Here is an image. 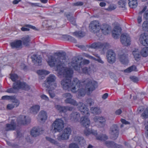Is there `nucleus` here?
Here are the masks:
<instances>
[{
  "label": "nucleus",
  "instance_id": "1",
  "mask_svg": "<svg viewBox=\"0 0 148 148\" xmlns=\"http://www.w3.org/2000/svg\"><path fill=\"white\" fill-rule=\"evenodd\" d=\"M66 55L65 52L55 53L54 56L49 57L48 63L50 66H56L57 71L60 74H63L65 78L71 79L73 73V70L64 67L67 62Z\"/></svg>",
  "mask_w": 148,
  "mask_h": 148
},
{
  "label": "nucleus",
  "instance_id": "2",
  "mask_svg": "<svg viewBox=\"0 0 148 148\" xmlns=\"http://www.w3.org/2000/svg\"><path fill=\"white\" fill-rule=\"evenodd\" d=\"M20 89L28 90L30 89V87L25 83L17 81L13 84V87L7 89L6 92L10 93H15Z\"/></svg>",
  "mask_w": 148,
  "mask_h": 148
},
{
  "label": "nucleus",
  "instance_id": "3",
  "mask_svg": "<svg viewBox=\"0 0 148 148\" xmlns=\"http://www.w3.org/2000/svg\"><path fill=\"white\" fill-rule=\"evenodd\" d=\"M56 79L55 75L52 74L49 75L42 84V86L47 89H54L57 86L56 84L55 83Z\"/></svg>",
  "mask_w": 148,
  "mask_h": 148
},
{
  "label": "nucleus",
  "instance_id": "4",
  "mask_svg": "<svg viewBox=\"0 0 148 148\" xmlns=\"http://www.w3.org/2000/svg\"><path fill=\"white\" fill-rule=\"evenodd\" d=\"M84 82L85 85L86 92L88 95L90 94L97 86V83L89 78L86 79Z\"/></svg>",
  "mask_w": 148,
  "mask_h": 148
},
{
  "label": "nucleus",
  "instance_id": "5",
  "mask_svg": "<svg viewBox=\"0 0 148 148\" xmlns=\"http://www.w3.org/2000/svg\"><path fill=\"white\" fill-rule=\"evenodd\" d=\"M64 127L63 121L60 119H57L52 124L51 130L52 132H60L62 130Z\"/></svg>",
  "mask_w": 148,
  "mask_h": 148
},
{
  "label": "nucleus",
  "instance_id": "6",
  "mask_svg": "<svg viewBox=\"0 0 148 148\" xmlns=\"http://www.w3.org/2000/svg\"><path fill=\"white\" fill-rule=\"evenodd\" d=\"M89 61L87 60H82L81 59L77 57H74L72 58L71 62L69 63V66H83L84 65L88 64Z\"/></svg>",
  "mask_w": 148,
  "mask_h": 148
},
{
  "label": "nucleus",
  "instance_id": "7",
  "mask_svg": "<svg viewBox=\"0 0 148 148\" xmlns=\"http://www.w3.org/2000/svg\"><path fill=\"white\" fill-rule=\"evenodd\" d=\"M76 71L80 73H83L89 75L93 71V67L91 66L88 67L80 66L74 65V66H70Z\"/></svg>",
  "mask_w": 148,
  "mask_h": 148
},
{
  "label": "nucleus",
  "instance_id": "8",
  "mask_svg": "<svg viewBox=\"0 0 148 148\" xmlns=\"http://www.w3.org/2000/svg\"><path fill=\"white\" fill-rule=\"evenodd\" d=\"M81 82L77 78H74L72 82V84L70 90L73 93H76L80 87Z\"/></svg>",
  "mask_w": 148,
  "mask_h": 148
},
{
  "label": "nucleus",
  "instance_id": "9",
  "mask_svg": "<svg viewBox=\"0 0 148 148\" xmlns=\"http://www.w3.org/2000/svg\"><path fill=\"white\" fill-rule=\"evenodd\" d=\"M76 106H77L78 110L80 111L83 115H85L86 116H89L90 115V114L88 109L83 103L79 102L77 103Z\"/></svg>",
  "mask_w": 148,
  "mask_h": 148
},
{
  "label": "nucleus",
  "instance_id": "10",
  "mask_svg": "<svg viewBox=\"0 0 148 148\" xmlns=\"http://www.w3.org/2000/svg\"><path fill=\"white\" fill-rule=\"evenodd\" d=\"M72 82L70 78H64L61 82V84L62 88L64 90H70Z\"/></svg>",
  "mask_w": 148,
  "mask_h": 148
},
{
  "label": "nucleus",
  "instance_id": "11",
  "mask_svg": "<svg viewBox=\"0 0 148 148\" xmlns=\"http://www.w3.org/2000/svg\"><path fill=\"white\" fill-rule=\"evenodd\" d=\"M100 24L97 21H91L89 25V28L90 32L95 33L98 32L100 29Z\"/></svg>",
  "mask_w": 148,
  "mask_h": 148
},
{
  "label": "nucleus",
  "instance_id": "12",
  "mask_svg": "<svg viewBox=\"0 0 148 148\" xmlns=\"http://www.w3.org/2000/svg\"><path fill=\"white\" fill-rule=\"evenodd\" d=\"M120 40L122 44L124 46H127L130 44V38L127 33L123 34L121 35Z\"/></svg>",
  "mask_w": 148,
  "mask_h": 148
},
{
  "label": "nucleus",
  "instance_id": "13",
  "mask_svg": "<svg viewBox=\"0 0 148 148\" xmlns=\"http://www.w3.org/2000/svg\"><path fill=\"white\" fill-rule=\"evenodd\" d=\"M119 132V128L116 125L114 124L111 127L110 133L114 138H116L118 137Z\"/></svg>",
  "mask_w": 148,
  "mask_h": 148
},
{
  "label": "nucleus",
  "instance_id": "14",
  "mask_svg": "<svg viewBox=\"0 0 148 148\" xmlns=\"http://www.w3.org/2000/svg\"><path fill=\"white\" fill-rule=\"evenodd\" d=\"M106 57L108 62L110 63H113L116 60V54L112 50H109L106 53Z\"/></svg>",
  "mask_w": 148,
  "mask_h": 148
},
{
  "label": "nucleus",
  "instance_id": "15",
  "mask_svg": "<svg viewBox=\"0 0 148 148\" xmlns=\"http://www.w3.org/2000/svg\"><path fill=\"white\" fill-rule=\"evenodd\" d=\"M93 120L99 127H103L105 125L106 119L102 117L96 116L93 118Z\"/></svg>",
  "mask_w": 148,
  "mask_h": 148
},
{
  "label": "nucleus",
  "instance_id": "16",
  "mask_svg": "<svg viewBox=\"0 0 148 148\" xmlns=\"http://www.w3.org/2000/svg\"><path fill=\"white\" fill-rule=\"evenodd\" d=\"M139 40L140 43L143 45L147 46L148 45V34L145 33L141 34Z\"/></svg>",
  "mask_w": 148,
  "mask_h": 148
},
{
  "label": "nucleus",
  "instance_id": "17",
  "mask_svg": "<svg viewBox=\"0 0 148 148\" xmlns=\"http://www.w3.org/2000/svg\"><path fill=\"white\" fill-rule=\"evenodd\" d=\"M30 119L27 118L25 116H20L17 119L18 123L19 125L25 124L29 123L30 122Z\"/></svg>",
  "mask_w": 148,
  "mask_h": 148
},
{
  "label": "nucleus",
  "instance_id": "18",
  "mask_svg": "<svg viewBox=\"0 0 148 148\" xmlns=\"http://www.w3.org/2000/svg\"><path fill=\"white\" fill-rule=\"evenodd\" d=\"M127 54V51L124 49L120 51L118 54L119 57L121 61L124 63L126 61Z\"/></svg>",
  "mask_w": 148,
  "mask_h": 148
},
{
  "label": "nucleus",
  "instance_id": "19",
  "mask_svg": "<svg viewBox=\"0 0 148 148\" xmlns=\"http://www.w3.org/2000/svg\"><path fill=\"white\" fill-rule=\"evenodd\" d=\"M121 31V27L119 26H116L113 29L112 32V37L115 39H117L120 35Z\"/></svg>",
  "mask_w": 148,
  "mask_h": 148
},
{
  "label": "nucleus",
  "instance_id": "20",
  "mask_svg": "<svg viewBox=\"0 0 148 148\" xmlns=\"http://www.w3.org/2000/svg\"><path fill=\"white\" fill-rule=\"evenodd\" d=\"M80 123L83 127L87 128L90 125V119L86 116H84L80 119Z\"/></svg>",
  "mask_w": 148,
  "mask_h": 148
},
{
  "label": "nucleus",
  "instance_id": "21",
  "mask_svg": "<svg viewBox=\"0 0 148 148\" xmlns=\"http://www.w3.org/2000/svg\"><path fill=\"white\" fill-rule=\"evenodd\" d=\"M100 28L103 34L105 35L108 34L111 31L110 27L108 25L105 24H103Z\"/></svg>",
  "mask_w": 148,
  "mask_h": 148
},
{
  "label": "nucleus",
  "instance_id": "22",
  "mask_svg": "<svg viewBox=\"0 0 148 148\" xmlns=\"http://www.w3.org/2000/svg\"><path fill=\"white\" fill-rule=\"evenodd\" d=\"M10 45L12 48H15L18 49L22 47V41L20 40H16L11 42Z\"/></svg>",
  "mask_w": 148,
  "mask_h": 148
},
{
  "label": "nucleus",
  "instance_id": "23",
  "mask_svg": "<svg viewBox=\"0 0 148 148\" xmlns=\"http://www.w3.org/2000/svg\"><path fill=\"white\" fill-rule=\"evenodd\" d=\"M70 119L74 122H77L79 119L80 117L79 113L77 112H73L70 115Z\"/></svg>",
  "mask_w": 148,
  "mask_h": 148
},
{
  "label": "nucleus",
  "instance_id": "24",
  "mask_svg": "<svg viewBox=\"0 0 148 148\" xmlns=\"http://www.w3.org/2000/svg\"><path fill=\"white\" fill-rule=\"evenodd\" d=\"M69 136L62 132V134H60L57 136V139L60 141L66 140L69 138Z\"/></svg>",
  "mask_w": 148,
  "mask_h": 148
},
{
  "label": "nucleus",
  "instance_id": "25",
  "mask_svg": "<svg viewBox=\"0 0 148 148\" xmlns=\"http://www.w3.org/2000/svg\"><path fill=\"white\" fill-rule=\"evenodd\" d=\"M16 124L13 121H12L10 124H7L6 125L5 130L7 131L14 130L16 128Z\"/></svg>",
  "mask_w": 148,
  "mask_h": 148
},
{
  "label": "nucleus",
  "instance_id": "26",
  "mask_svg": "<svg viewBox=\"0 0 148 148\" xmlns=\"http://www.w3.org/2000/svg\"><path fill=\"white\" fill-rule=\"evenodd\" d=\"M30 39L29 36H27L22 38V42L25 46H28L30 43Z\"/></svg>",
  "mask_w": 148,
  "mask_h": 148
},
{
  "label": "nucleus",
  "instance_id": "27",
  "mask_svg": "<svg viewBox=\"0 0 148 148\" xmlns=\"http://www.w3.org/2000/svg\"><path fill=\"white\" fill-rule=\"evenodd\" d=\"M132 54L136 61H138L140 60L141 55L138 49H135L132 52Z\"/></svg>",
  "mask_w": 148,
  "mask_h": 148
},
{
  "label": "nucleus",
  "instance_id": "28",
  "mask_svg": "<svg viewBox=\"0 0 148 148\" xmlns=\"http://www.w3.org/2000/svg\"><path fill=\"white\" fill-rule=\"evenodd\" d=\"M76 142L79 143L80 145L83 146L85 143V141L82 137L76 136L74 138Z\"/></svg>",
  "mask_w": 148,
  "mask_h": 148
},
{
  "label": "nucleus",
  "instance_id": "29",
  "mask_svg": "<svg viewBox=\"0 0 148 148\" xmlns=\"http://www.w3.org/2000/svg\"><path fill=\"white\" fill-rule=\"evenodd\" d=\"M84 133L86 136L89 135L91 134H92L95 136L97 135V132L96 130L87 129V128L84 130Z\"/></svg>",
  "mask_w": 148,
  "mask_h": 148
},
{
  "label": "nucleus",
  "instance_id": "30",
  "mask_svg": "<svg viewBox=\"0 0 148 148\" xmlns=\"http://www.w3.org/2000/svg\"><path fill=\"white\" fill-rule=\"evenodd\" d=\"M38 119L41 121H43L47 119V115L46 112L44 111H40L38 114Z\"/></svg>",
  "mask_w": 148,
  "mask_h": 148
},
{
  "label": "nucleus",
  "instance_id": "31",
  "mask_svg": "<svg viewBox=\"0 0 148 148\" xmlns=\"http://www.w3.org/2000/svg\"><path fill=\"white\" fill-rule=\"evenodd\" d=\"M71 14L69 12L65 14L68 20L71 22V23L73 25H75V18L73 16H71Z\"/></svg>",
  "mask_w": 148,
  "mask_h": 148
},
{
  "label": "nucleus",
  "instance_id": "32",
  "mask_svg": "<svg viewBox=\"0 0 148 148\" xmlns=\"http://www.w3.org/2000/svg\"><path fill=\"white\" fill-rule=\"evenodd\" d=\"M40 108V106L38 105L33 106L30 108V112L34 114H36L38 112Z\"/></svg>",
  "mask_w": 148,
  "mask_h": 148
},
{
  "label": "nucleus",
  "instance_id": "33",
  "mask_svg": "<svg viewBox=\"0 0 148 148\" xmlns=\"http://www.w3.org/2000/svg\"><path fill=\"white\" fill-rule=\"evenodd\" d=\"M32 60L35 63L39 64L41 62V59L40 57L36 55H34L32 56Z\"/></svg>",
  "mask_w": 148,
  "mask_h": 148
},
{
  "label": "nucleus",
  "instance_id": "34",
  "mask_svg": "<svg viewBox=\"0 0 148 148\" xmlns=\"http://www.w3.org/2000/svg\"><path fill=\"white\" fill-rule=\"evenodd\" d=\"M128 1L129 6L131 8H134L137 7V2L136 0H128Z\"/></svg>",
  "mask_w": 148,
  "mask_h": 148
},
{
  "label": "nucleus",
  "instance_id": "35",
  "mask_svg": "<svg viewBox=\"0 0 148 148\" xmlns=\"http://www.w3.org/2000/svg\"><path fill=\"white\" fill-rule=\"evenodd\" d=\"M56 109L60 112H66V106H64L60 105H56L55 106Z\"/></svg>",
  "mask_w": 148,
  "mask_h": 148
},
{
  "label": "nucleus",
  "instance_id": "36",
  "mask_svg": "<svg viewBox=\"0 0 148 148\" xmlns=\"http://www.w3.org/2000/svg\"><path fill=\"white\" fill-rule=\"evenodd\" d=\"M65 103H70L74 106H76L77 105V102L74 99L71 98L70 99H66L64 100Z\"/></svg>",
  "mask_w": 148,
  "mask_h": 148
},
{
  "label": "nucleus",
  "instance_id": "37",
  "mask_svg": "<svg viewBox=\"0 0 148 148\" xmlns=\"http://www.w3.org/2000/svg\"><path fill=\"white\" fill-rule=\"evenodd\" d=\"M90 110L91 112L96 114L101 113V110L99 108L97 107H92L90 108Z\"/></svg>",
  "mask_w": 148,
  "mask_h": 148
},
{
  "label": "nucleus",
  "instance_id": "38",
  "mask_svg": "<svg viewBox=\"0 0 148 148\" xmlns=\"http://www.w3.org/2000/svg\"><path fill=\"white\" fill-rule=\"evenodd\" d=\"M31 135L34 137H36L39 134V131L37 128L34 127L31 130Z\"/></svg>",
  "mask_w": 148,
  "mask_h": 148
},
{
  "label": "nucleus",
  "instance_id": "39",
  "mask_svg": "<svg viewBox=\"0 0 148 148\" xmlns=\"http://www.w3.org/2000/svg\"><path fill=\"white\" fill-rule=\"evenodd\" d=\"M37 73L39 75H42L41 78L42 79H43L45 75L49 74V72L48 71L45 70H40L38 71H37Z\"/></svg>",
  "mask_w": 148,
  "mask_h": 148
},
{
  "label": "nucleus",
  "instance_id": "40",
  "mask_svg": "<svg viewBox=\"0 0 148 148\" xmlns=\"http://www.w3.org/2000/svg\"><path fill=\"white\" fill-rule=\"evenodd\" d=\"M138 70L135 65H132L124 70L126 73H130L133 71H137Z\"/></svg>",
  "mask_w": 148,
  "mask_h": 148
},
{
  "label": "nucleus",
  "instance_id": "41",
  "mask_svg": "<svg viewBox=\"0 0 148 148\" xmlns=\"http://www.w3.org/2000/svg\"><path fill=\"white\" fill-rule=\"evenodd\" d=\"M73 35L78 38L82 37L85 35V33L82 31H79L74 32Z\"/></svg>",
  "mask_w": 148,
  "mask_h": 148
},
{
  "label": "nucleus",
  "instance_id": "42",
  "mask_svg": "<svg viewBox=\"0 0 148 148\" xmlns=\"http://www.w3.org/2000/svg\"><path fill=\"white\" fill-rule=\"evenodd\" d=\"M86 92V89H84L81 86H80V88L77 91L78 95L82 97L85 95Z\"/></svg>",
  "mask_w": 148,
  "mask_h": 148
},
{
  "label": "nucleus",
  "instance_id": "43",
  "mask_svg": "<svg viewBox=\"0 0 148 148\" xmlns=\"http://www.w3.org/2000/svg\"><path fill=\"white\" fill-rule=\"evenodd\" d=\"M140 53L144 57L148 55V47H145L143 48L141 51Z\"/></svg>",
  "mask_w": 148,
  "mask_h": 148
},
{
  "label": "nucleus",
  "instance_id": "44",
  "mask_svg": "<svg viewBox=\"0 0 148 148\" xmlns=\"http://www.w3.org/2000/svg\"><path fill=\"white\" fill-rule=\"evenodd\" d=\"M101 42H94L92 44L89 45V47L94 49L100 48L101 47Z\"/></svg>",
  "mask_w": 148,
  "mask_h": 148
},
{
  "label": "nucleus",
  "instance_id": "45",
  "mask_svg": "<svg viewBox=\"0 0 148 148\" xmlns=\"http://www.w3.org/2000/svg\"><path fill=\"white\" fill-rule=\"evenodd\" d=\"M64 38L66 40L69 41L74 43H76V40L73 37L69 35H65Z\"/></svg>",
  "mask_w": 148,
  "mask_h": 148
},
{
  "label": "nucleus",
  "instance_id": "46",
  "mask_svg": "<svg viewBox=\"0 0 148 148\" xmlns=\"http://www.w3.org/2000/svg\"><path fill=\"white\" fill-rule=\"evenodd\" d=\"M108 138V137L105 134H100L96 136L97 139L99 140H105Z\"/></svg>",
  "mask_w": 148,
  "mask_h": 148
},
{
  "label": "nucleus",
  "instance_id": "47",
  "mask_svg": "<svg viewBox=\"0 0 148 148\" xmlns=\"http://www.w3.org/2000/svg\"><path fill=\"white\" fill-rule=\"evenodd\" d=\"M71 131L72 130L71 128L69 127H65L62 131L69 136L71 134Z\"/></svg>",
  "mask_w": 148,
  "mask_h": 148
},
{
  "label": "nucleus",
  "instance_id": "48",
  "mask_svg": "<svg viewBox=\"0 0 148 148\" xmlns=\"http://www.w3.org/2000/svg\"><path fill=\"white\" fill-rule=\"evenodd\" d=\"M71 131L72 130L71 128L69 127H65L62 131L69 136L71 134Z\"/></svg>",
  "mask_w": 148,
  "mask_h": 148
},
{
  "label": "nucleus",
  "instance_id": "49",
  "mask_svg": "<svg viewBox=\"0 0 148 148\" xmlns=\"http://www.w3.org/2000/svg\"><path fill=\"white\" fill-rule=\"evenodd\" d=\"M119 5L120 7L125 8L126 2L125 0H121L119 2Z\"/></svg>",
  "mask_w": 148,
  "mask_h": 148
},
{
  "label": "nucleus",
  "instance_id": "50",
  "mask_svg": "<svg viewBox=\"0 0 148 148\" xmlns=\"http://www.w3.org/2000/svg\"><path fill=\"white\" fill-rule=\"evenodd\" d=\"M46 138L47 140L49 142H50L51 143L54 144V145H57L58 144V143L57 141H56L55 140L48 137H46Z\"/></svg>",
  "mask_w": 148,
  "mask_h": 148
},
{
  "label": "nucleus",
  "instance_id": "51",
  "mask_svg": "<svg viewBox=\"0 0 148 148\" xmlns=\"http://www.w3.org/2000/svg\"><path fill=\"white\" fill-rule=\"evenodd\" d=\"M13 98L12 99V101L13 104L15 105V106L17 107L20 104V102L19 100L15 98Z\"/></svg>",
  "mask_w": 148,
  "mask_h": 148
},
{
  "label": "nucleus",
  "instance_id": "52",
  "mask_svg": "<svg viewBox=\"0 0 148 148\" xmlns=\"http://www.w3.org/2000/svg\"><path fill=\"white\" fill-rule=\"evenodd\" d=\"M141 116L144 119L148 117V110L147 109L145 110L144 112L142 114Z\"/></svg>",
  "mask_w": 148,
  "mask_h": 148
},
{
  "label": "nucleus",
  "instance_id": "53",
  "mask_svg": "<svg viewBox=\"0 0 148 148\" xmlns=\"http://www.w3.org/2000/svg\"><path fill=\"white\" fill-rule=\"evenodd\" d=\"M110 47L109 44L107 43H105L102 44L101 43V47L100 48L103 49V50H104L106 49H108Z\"/></svg>",
  "mask_w": 148,
  "mask_h": 148
},
{
  "label": "nucleus",
  "instance_id": "54",
  "mask_svg": "<svg viewBox=\"0 0 148 148\" xmlns=\"http://www.w3.org/2000/svg\"><path fill=\"white\" fill-rule=\"evenodd\" d=\"M142 27L143 29L148 30V21H144L142 25Z\"/></svg>",
  "mask_w": 148,
  "mask_h": 148
},
{
  "label": "nucleus",
  "instance_id": "55",
  "mask_svg": "<svg viewBox=\"0 0 148 148\" xmlns=\"http://www.w3.org/2000/svg\"><path fill=\"white\" fill-rule=\"evenodd\" d=\"M10 78L13 81H15L18 78L17 75L15 74H10Z\"/></svg>",
  "mask_w": 148,
  "mask_h": 148
},
{
  "label": "nucleus",
  "instance_id": "56",
  "mask_svg": "<svg viewBox=\"0 0 148 148\" xmlns=\"http://www.w3.org/2000/svg\"><path fill=\"white\" fill-rule=\"evenodd\" d=\"M86 102L87 104L89 106H91L94 104V100L90 98L88 99L87 100Z\"/></svg>",
  "mask_w": 148,
  "mask_h": 148
},
{
  "label": "nucleus",
  "instance_id": "57",
  "mask_svg": "<svg viewBox=\"0 0 148 148\" xmlns=\"http://www.w3.org/2000/svg\"><path fill=\"white\" fill-rule=\"evenodd\" d=\"M62 96L64 98L70 99L71 98H72V95L70 93H66L63 94Z\"/></svg>",
  "mask_w": 148,
  "mask_h": 148
},
{
  "label": "nucleus",
  "instance_id": "58",
  "mask_svg": "<svg viewBox=\"0 0 148 148\" xmlns=\"http://www.w3.org/2000/svg\"><path fill=\"white\" fill-rule=\"evenodd\" d=\"M105 143L107 146L109 147H111L112 148L113 146V145H114V142L109 141H106L105 142Z\"/></svg>",
  "mask_w": 148,
  "mask_h": 148
},
{
  "label": "nucleus",
  "instance_id": "59",
  "mask_svg": "<svg viewBox=\"0 0 148 148\" xmlns=\"http://www.w3.org/2000/svg\"><path fill=\"white\" fill-rule=\"evenodd\" d=\"M96 56L97 57V58L93 57V59L103 64L104 63V62L101 60V58L98 56V55H97Z\"/></svg>",
  "mask_w": 148,
  "mask_h": 148
},
{
  "label": "nucleus",
  "instance_id": "60",
  "mask_svg": "<svg viewBox=\"0 0 148 148\" xmlns=\"http://www.w3.org/2000/svg\"><path fill=\"white\" fill-rule=\"evenodd\" d=\"M13 97L12 96H8L7 95L3 96L1 97L2 100H7L12 99L13 98Z\"/></svg>",
  "mask_w": 148,
  "mask_h": 148
},
{
  "label": "nucleus",
  "instance_id": "61",
  "mask_svg": "<svg viewBox=\"0 0 148 148\" xmlns=\"http://www.w3.org/2000/svg\"><path fill=\"white\" fill-rule=\"evenodd\" d=\"M69 148H79L77 144L75 143H72L69 145Z\"/></svg>",
  "mask_w": 148,
  "mask_h": 148
},
{
  "label": "nucleus",
  "instance_id": "62",
  "mask_svg": "<svg viewBox=\"0 0 148 148\" xmlns=\"http://www.w3.org/2000/svg\"><path fill=\"white\" fill-rule=\"evenodd\" d=\"M15 107V105L12 103L8 104L7 108L8 109L10 110L13 109Z\"/></svg>",
  "mask_w": 148,
  "mask_h": 148
},
{
  "label": "nucleus",
  "instance_id": "63",
  "mask_svg": "<svg viewBox=\"0 0 148 148\" xmlns=\"http://www.w3.org/2000/svg\"><path fill=\"white\" fill-rule=\"evenodd\" d=\"M130 79H131V80L134 82H137L138 80L137 77L135 76H131L130 77Z\"/></svg>",
  "mask_w": 148,
  "mask_h": 148
},
{
  "label": "nucleus",
  "instance_id": "64",
  "mask_svg": "<svg viewBox=\"0 0 148 148\" xmlns=\"http://www.w3.org/2000/svg\"><path fill=\"white\" fill-rule=\"evenodd\" d=\"M143 18L146 20H148V10L145 11L143 15Z\"/></svg>",
  "mask_w": 148,
  "mask_h": 148
}]
</instances>
